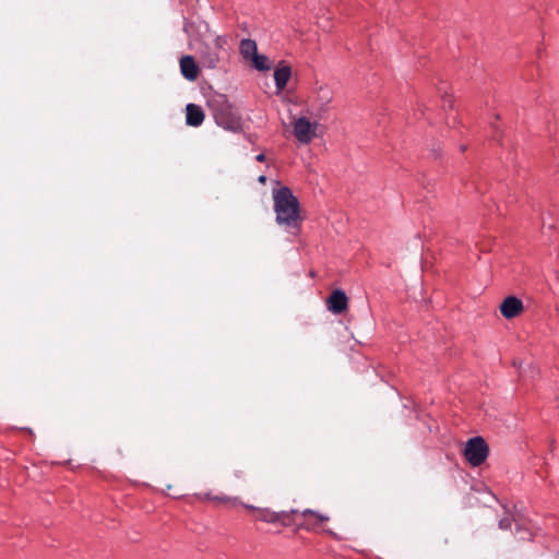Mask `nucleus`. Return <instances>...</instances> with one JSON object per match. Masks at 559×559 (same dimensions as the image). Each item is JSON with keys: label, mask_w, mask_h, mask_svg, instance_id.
Here are the masks:
<instances>
[{"label": "nucleus", "mask_w": 559, "mask_h": 559, "mask_svg": "<svg viewBox=\"0 0 559 559\" xmlns=\"http://www.w3.org/2000/svg\"><path fill=\"white\" fill-rule=\"evenodd\" d=\"M273 202L276 224L289 235L298 236L304 219L297 197L288 187H281L273 190Z\"/></svg>", "instance_id": "1"}, {"label": "nucleus", "mask_w": 559, "mask_h": 559, "mask_svg": "<svg viewBox=\"0 0 559 559\" xmlns=\"http://www.w3.org/2000/svg\"><path fill=\"white\" fill-rule=\"evenodd\" d=\"M213 118L217 126L231 132H240L242 130V120L237 110L223 99L221 103L212 106Z\"/></svg>", "instance_id": "2"}, {"label": "nucleus", "mask_w": 559, "mask_h": 559, "mask_svg": "<svg viewBox=\"0 0 559 559\" xmlns=\"http://www.w3.org/2000/svg\"><path fill=\"white\" fill-rule=\"evenodd\" d=\"M463 454L474 467L480 466L489 455V447L483 437H473L465 443Z\"/></svg>", "instance_id": "3"}, {"label": "nucleus", "mask_w": 559, "mask_h": 559, "mask_svg": "<svg viewBox=\"0 0 559 559\" xmlns=\"http://www.w3.org/2000/svg\"><path fill=\"white\" fill-rule=\"evenodd\" d=\"M293 134L300 144H309L317 136L319 123L311 122L307 117L301 116L294 119Z\"/></svg>", "instance_id": "4"}, {"label": "nucleus", "mask_w": 559, "mask_h": 559, "mask_svg": "<svg viewBox=\"0 0 559 559\" xmlns=\"http://www.w3.org/2000/svg\"><path fill=\"white\" fill-rule=\"evenodd\" d=\"M226 40L222 36H217L214 39V47L206 46L201 50L200 62L202 67L211 70L217 67L221 60L219 52L223 49Z\"/></svg>", "instance_id": "5"}, {"label": "nucleus", "mask_w": 559, "mask_h": 559, "mask_svg": "<svg viewBox=\"0 0 559 559\" xmlns=\"http://www.w3.org/2000/svg\"><path fill=\"white\" fill-rule=\"evenodd\" d=\"M334 97L333 88L328 84L318 85L314 92V106L318 114L326 112Z\"/></svg>", "instance_id": "6"}, {"label": "nucleus", "mask_w": 559, "mask_h": 559, "mask_svg": "<svg viewBox=\"0 0 559 559\" xmlns=\"http://www.w3.org/2000/svg\"><path fill=\"white\" fill-rule=\"evenodd\" d=\"M304 521L301 523H297L296 527L298 530L313 531L319 527L323 522L329 521V516L321 514L311 509H305L300 512Z\"/></svg>", "instance_id": "7"}, {"label": "nucleus", "mask_w": 559, "mask_h": 559, "mask_svg": "<svg viewBox=\"0 0 559 559\" xmlns=\"http://www.w3.org/2000/svg\"><path fill=\"white\" fill-rule=\"evenodd\" d=\"M500 312L503 318L510 320L520 316L524 309L523 301L516 296H508L500 304Z\"/></svg>", "instance_id": "8"}, {"label": "nucleus", "mask_w": 559, "mask_h": 559, "mask_svg": "<svg viewBox=\"0 0 559 559\" xmlns=\"http://www.w3.org/2000/svg\"><path fill=\"white\" fill-rule=\"evenodd\" d=\"M329 310L335 314H340L347 309L348 299L342 289H335L329 297Z\"/></svg>", "instance_id": "9"}, {"label": "nucleus", "mask_w": 559, "mask_h": 559, "mask_svg": "<svg viewBox=\"0 0 559 559\" xmlns=\"http://www.w3.org/2000/svg\"><path fill=\"white\" fill-rule=\"evenodd\" d=\"M180 72L188 81H195L199 75V67L194 58L190 55L183 56L180 59Z\"/></svg>", "instance_id": "10"}, {"label": "nucleus", "mask_w": 559, "mask_h": 559, "mask_svg": "<svg viewBox=\"0 0 559 559\" xmlns=\"http://www.w3.org/2000/svg\"><path fill=\"white\" fill-rule=\"evenodd\" d=\"M204 111L201 106L190 103L186 107V123L190 127H200L204 121Z\"/></svg>", "instance_id": "11"}, {"label": "nucleus", "mask_w": 559, "mask_h": 559, "mask_svg": "<svg viewBox=\"0 0 559 559\" xmlns=\"http://www.w3.org/2000/svg\"><path fill=\"white\" fill-rule=\"evenodd\" d=\"M274 82L275 87L277 92H281L285 88L287 85L290 76H292V69L287 64H281L274 70Z\"/></svg>", "instance_id": "12"}, {"label": "nucleus", "mask_w": 559, "mask_h": 559, "mask_svg": "<svg viewBox=\"0 0 559 559\" xmlns=\"http://www.w3.org/2000/svg\"><path fill=\"white\" fill-rule=\"evenodd\" d=\"M239 51L245 60H251L258 53V46L255 40L243 38L240 41Z\"/></svg>", "instance_id": "13"}, {"label": "nucleus", "mask_w": 559, "mask_h": 559, "mask_svg": "<svg viewBox=\"0 0 559 559\" xmlns=\"http://www.w3.org/2000/svg\"><path fill=\"white\" fill-rule=\"evenodd\" d=\"M297 513H299L297 509L277 512L276 523L282 524L283 526H296L297 523L294 521L293 516Z\"/></svg>", "instance_id": "14"}, {"label": "nucleus", "mask_w": 559, "mask_h": 559, "mask_svg": "<svg viewBox=\"0 0 559 559\" xmlns=\"http://www.w3.org/2000/svg\"><path fill=\"white\" fill-rule=\"evenodd\" d=\"M253 67L259 71H267L271 69V61L265 55L259 52L251 59Z\"/></svg>", "instance_id": "15"}, {"label": "nucleus", "mask_w": 559, "mask_h": 559, "mask_svg": "<svg viewBox=\"0 0 559 559\" xmlns=\"http://www.w3.org/2000/svg\"><path fill=\"white\" fill-rule=\"evenodd\" d=\"M276 518H277V512L272 511L270 509H259L258 513L255 515V519L258 521H262L265 523H272V524L276 523Z\"/></svg>", "instance_id": "16"}, {"label": "nucleus", "mask_w": 559, "mask_h": 559, "mask_svg": "<svg viewBox=\"0 0 559 559\" xmlns=\"http://www.w3.org/2000/svg\"><path fill=\"white\" fill-rule=\"evenodd\" d=\"M499 527L501 530H511L512 527V520L509 518H503L499 521Z\"/></svg>", "instance_id": "17"}, {"label": "nucleus", "mask_w": 559, "mask_h": 559, "mask_svg": "<svg viewBox=\"0 0 559 559\" xmlns=\"http://www.w3.org/2000/svg\"><path fill=\"white\" fill-rule=\"evenodd\" d=\"M445 106H448L450 108L452 107V100H451L450 96H448V95L443 96V107H445Z\"/></svg>", "instance_id": "18"}, {"label": "nucleus", "mask_w": 559, "mask_h": 559, "mask_svg": "<svg viewBox=\"0 0 559 559\" xmlns=\"http://www.w3.org/2000/svg\"><path fill=\"white\" fill-rule=\"evenodd\" d=\"M255 160L260 162V163L264 162L265 160V155L263 153L258 154L255 156Z\"/></svg>", "instance_id": "19"}, {"label": "nucleus", "mask_w": 559, "mask_h": 559, "mask_svg": "<svg viewBox=\"0 0 559 559\" xmlns=\"http://www.w3.org/2000/svg\"><path fill=\"white\" fill-rule=\"evenodd\" d=\"M267 178L265 175H261L259 178H258V181L262 185H264L266 182Z\"/></svg>", "instance_id": "20"}, {"label": "nucleus", "mask_w": 559, "mask_h": 559, "mask_svg": "<svg viewBox=\"0 0 559 559\" xmlns=\"http://www.w3.org/2000/svg\"><path fill=\"white\" fill-rule=\"evenodd\" d=\"M214 499L215 500H219V501H226L227 500V498H218V497H215Z\"/></svg>", "instance_id": "21"}]
</instances>
